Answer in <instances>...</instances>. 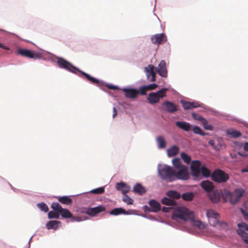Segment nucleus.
I'll list each match as a JSON object with an SVG mask.
<instances>
[{
    "mask_svg": "<svg viewBox=\"0 0 248 248\" xmlns=\"http://www.w3.org/2000/svg\"><path fill=\"white\" fill-rule=\"evenodd\" d=\"M57 64L60 68L64 69L69 72L74 74H77L76 71H78L81 73L88 80L92 83L97 84L98 83L99 81L98 79L91 77L87 73L81 71L77 67L74 66L72 63L66 61L63 58H58L57 61Z\"/></svg>",
    "mask_w": 248,
    "mask_h": 248,
    "instance_id": "f257e3e1",
    "label": "nucleus"
},
{
    "mask_svg": "<svg viewBox=\"0 0 248 248\" xmlns=\"http://www.w3.org/2000/svg\"><path fill=\"white\" fill-rule=\"evenodd\" d=\"M160 177L167 182H171L174 181V170L168 165H163L158 170Z\"/></svg>",
    "mask_w": 248,
    "mask_h": 248,
    "instance_id": "f03ea898",
    "label": "nucleus"
},
{
    "mask_svg": "<svg viewBox=\"0 0 248 248\" xmlns=\"http://www.w3.org/2000/svg\"><path fill=\"white\" fill-rule=\"evenodd\" d=\"M244 192L243 189H237L232 193L225 190L223 193V196L226 201H229L231 204H234L239 201Z\"/></svg>",
    "mask_w": 248,
    "mask_h": 248,
    "instance_id": "7ed1b4c3",
    "label": "nucleus"
},
{
    "mask_svg": "<svg viewBox=\"0 0 248 248\" xmlns=\"http://www.w3.org/2000/svg\"><path fill=\"white\" fill-rule=\"evenodd\" d=\"M179 218L184 220H192L194 218V213L185 207H178L173 213L172 218Z\"/></svg>",
    "mask_w": 248,
    "mask_h": 248,
    "instance_id": "20e7f679",
    "label": "nucleus"
},
{
    "mask_svg": "<svg viewBox=\"0 0 248 248\" xmlns=\"http://www.w3.org/2000/svg\"><path fill=\"white\" fill-rule=\"evenodd\" d=\"M167 91V89L162 88L156 93H150L148 97L149 102L151 104L158 103L160 99L166 96Z\"/></svg>",
    "mask_w": 248,
    "mask_h": 248,
    "instance_id": "39448f33",
    "label": "nucleus"
},
{
    "mask_svg": "<svg viewBox=\"0 0 248 248\" xmlns=\"http://www.w3.org/2000/svg\"><path fill=\"white\" fill-rule=\"evenodd\" d=\"M229 179V175L221 170H215L212 174V179L218 183L226 182Z\"/></svg>",
    "mask_w": 248,
    "mask_h": 248,
    "instance_id": "423d86ee",
    "label": "nucleus"
},
{
    "mask_svg": "<svg viewBox=\"0 0 248 248\" xmlns=\"http://www.w3.org/2000/svg\"><path fill=\"white\" fill-rule=\"evenodd\" d=\"M206 216L211 225L216 226L219 223V215L218 213L215 212L213 210H207L206 211Z\"/></svg>",
    "mask_w": 248,
    "mask_h": 248,
    "instance_id": "0eeeda50",
    "label": "nucleus"
},
{
    "mask_svg": "<svg viewBox=\"0 0 248 248\" xmlns=\"http://www.w3.org/2000/svg\"><path fill=\"white\" fill-rule=\"evenodd\" d=\"M178 170L177 172L174 170V181L177 179L186 180L189 178V173L186 166H183Z\"/></svg>",
    "mask_w": 248,
    "mask_h": 248,
    "instance_id": "6e6552de",
    "label": "nucleus"
},
{
    "mask_svg": "<svg viewBox=\"0 0 248 248\" xmlns=\"http://www.w3.org/2000/svg\"><path fill=\"white\" fill-rule=\"evenodd\" d=\"M17 54L23 57H27L31 59H40V55L38 53L27 49L18 48L17 49Z\"/></svg>",
    "mask_w": 248,
    "mask_h": 248,
    "instance_id": "1a4fd4ad",
    "label": "nucleus"
},
{
    "mask_svg": "<svg viewBox=\"0 0 248 248\" xmlns=\"http://www.w3.org/2000/svg\"><path fill=\"white\" fill-rule=\"evenodd\" d=\"M238 226L239 229L237 231L238 234L240 235L243 240L248 245V233L246 231H248V225L245 223H239Z\"/></svg>",
    "mask_w": 248,
    "mask_h": 248,
    "instance_id": "9d476101",
    "label": "nucleus"
},
{
    "mask_svg": "<svg viewBox=\"0 0 248 248\" xmlns=\"http://www.w3.org/2000/svg\"><path fill=\"white\" fill-rule=\"evenodd\" d=\"M155 69V66L152 64L144 67V72L146 73L147 78L149 79L151 82L155 80L156 73L154 71Z\"/></svg>",
    "mask_w": 248,
    "mask_h": 248,
    "instance_id": "9b49d317",
    "label": "nucleus"
},
{
    "mask_svg": "<svg viewBox=\"0 0 248 248\" xmlns=\"http://www.w3.org/2000/svg\"><path fill=\"white\" fill-rule=\"evenodd\" d=\"M105 210L106 208L104 206L102 205H99L95 207L86 209L85 213L91 217H94L97 214L104 211Z\"/></svg>",
    "mask_w": 248,
    "mask_h": 248,
    "instance_id": "f8f14e48",
    "label": "nucleus"
},
{
    "mask_svg": "<svg viewBox=\"0 0 248 248\" xmlns=\"http://www.w3.org/2000/svg\"><path fill=\"white\" fill-rule=\"evenodd\" d=\"M201 163L199 160H194L191 162L190 169L192 175L197 177L200 173Z\"/></svg>",
    "mask_w": 248,
    "mask_h": 248,
    "instance_id": "ddd939ff",
    "label": "nucleus"
},
{
    "mask_svg": "<svg viewBox=\"0 0 248 248\" xmlns=\"http://www.w3.org/2000/svg\"><path fill=\"white\" fill-rule=\"evenodd\" d=\"M151 40L154 44H162L165 43L167 39L166 36L163 33L156 34L151 37Z\"/></svg>",
    "mask_w": 248,
    "mask_h": 248,
    "instance_id": "4468645a",
    "label": "nucleus"
},
{
    "mask_svg": "<svg viewBox=\"0 0 248 248\" xmlns=\"http://www.w3.org/2000/svg\"><path fill=\"white\" fill-rule=\"evenodd\" d=\"M163 109L169 113H173L178 110L177 106L174 103L166 101L162 104Z\"/></svg>",
    "mask_w": 248,
    "mask_h": 248,
    "instance_id": "2eb2a0df",
    "label": "nucleus"
},
{
    "mask_svg": "<svg viewBox=\"0 0 248 248\" xmlns=\"http://www.w3.org/2000/svg\"><path fill=\"white\" fill-rule=\"evenodd\" d=\"M122 90L124 93L125 97L127 98L135 99L139 94L138 90L135 89L123 88Z\"/></svg>",
    "mask_w": 248,
    "mask_h": 248,
    "instance_id": "dca6fc26",
    "label": "nucleus"
},
{
    "mask_svg": "<svg viewBox=\"0 0 248 248\" xmlns=\"http://www.w3.org/2000/svg\"><path fill=\"white\" fill-rule=\"evenodd\" d=\"M158 74L161 77L166 78L168 72L166 67V63L165 60H162L158 64L157 68H156Z\"/></svg>",
    "mask_w": 248,
    "mask_h": 248,
    "instance_id": "f3484780",
    "label": "nucleus"
},
{
    "mask_svg": "<svg viewBox=\"0 0 248 248\" xmlns=\"http://www.w3.org/2000/svg\"><path fill=\"white\" fill-rule=\"evenodd\" d=\"M208 196L214 203H217L220 201V196L217 190H213L209 193Z\"/></svg>",
    "mask_w": 248,
    "mask_h": 248,
    "instance_id": "a211bd4d",
    "label": "nucleus"
},
{
    "mask_svg": "<svg viewBox=\"0 0 248 248\" xmlns=\"http://www.w3.org/2000/svg\"><path fill=\"white\" fill-rule=\"evenodd\" d=\"M116 188L121 191L123 194H125L130 190V187L124 182L118 183L116 185Z\"/></svg>",
    "mask_w": 248,
    "mask_h": 248,
    "instance_id": "6ab92c4d",
    "label": "nucleus"
},
{
    "mask_svg": "<svg viewBox=\"0 0 248 248\" xmlns=\"http://www.w3.org/2000/svg\"><path fill=\"white\" fill-rule=\"evenodd\" d=\"M181 103L182 104L183 107L186 110L190 109L193 108H196L199 106L198 103L195 102H189L184 100H181Z\"/></svg>",
    "mask_w": 248,
    "mask_h": 248,
    "instance_id": "aec40b11",
    "label": "nucleus"
},
{
    "mask_svg": "<svg viewBox=\"0 0 248 248\" xmlns=\"http://www.w3.org/2000/svg\"><path fill=\"white\" fill-rule=\"evenodd\" d=\"M61 222L58 220H50L46 224V228L48 230H57L61 225Z\"/></svg>",
    "mask_w": 248,
    "mask_h": 248,
    "instance_id": "412c9836",
    "label": "nucleus"
},
{
    "mask_svg": "<svg viewBox=\"0 0 248 248\" xmlns=\"http://www.w3.org/2000/svg\"><path fill=\"white\" fill-rule=\"evenodd\" d=\"M201 186L208 193L213 190L214 186L213 183L209 181H202L201 184Z\"/></svg>",
    "mask_w": 248,
    "mask_h": 248,
    "instance_id": "4be33fe9",
    "label": "nucleus"
},
{
    "mask_svg": "<svg viewBox=\"0 0 248 248\" xmlns=\"http://www.w3.org/2000/svg\"><path fill=\"white\" fill-rule=\"evenodd\" d=\"M149 204L151 208V211L153 212H157L161 209L160 204L155 200H152L149 202Z\"/></svg>",
    "mask_w": 248,
    "mask_h": 248,
    "instance_id": "5701e85b",
    "label": "nucleus"
},
{
    "mask_svg": "<svg viewBox=\"0 0 248 248\" xmlns=\"http://www.w3.org/2000/svg\"><path fill=\"white\" fill-rule=\"evenodd\" d=\"M175 125L180 129L186 131H189L191 128L190 124L186 122L177 121L175 123Z\"/></svg>",
    "mask_w": 248,
    "mask_h": 248,
    "instance_id": "b1692460",
    "label": "nucleus"
},
{
    "mask_svg": "<svg viewBox=\"0 0 248 248\" xmlns=\"http://www.w3.org/2000/svg\"><path fill=\"white\" fill-rule=\"evenodd\" d=\"M133 191L139 195H143L146 192V190L141 184L137 183L133 187Z\"/></svg>",
    "mask_w": 248,
    "mask_h": 248,
    "instance_id": "393cba45",
    "label": "nucleus"
},
{
    "mask_svg": "<svg viewBox=\"0 0 248 248\" xmlns=\"http://www.w3.org/2000/svg\"><path fill=\"white\" fill-rule=\"evenodd\" d=\"M109 214L113 216H117L121 214L127 215V212L122 208H116L109 212Z\"/></svg>",
    "mask_w": 248,
    "mask_h": 248,
    "instance_id": "a878e982",
    "label": "nucleus"
},
{
    "mask_svg": "<svg viewBox=\"0 0 248 248\" xmlns=\"http://www.w3.org/2000/svg\"><path fill=\"white\" fill-rule=\"evenodd\" d=\"M227 135L231 138H237L241 136L240 132L233 129H229L226 131Z\"/></svg>",
    "mask_w": 248,
    "mask_h": 248,
    "instance_id": "bb28decb",
    "label": "nucleus"
},
{
    "mask_svg": "<svg viewBox=\"0 0 248 248\" xmlns=\"http://www.w3.org/2000/svg\"><path fill=\"white\" fill-rule=\"evenodd\" d=\"M58 200L62 204L70 205L72 203V199L67 196L58 197Z\"/></svg>",
    "mask_w": 248,
    "mask_h": 248,
    "instance_id": "cd10ccee",
    "label": "nucleus"
},
{
    "mask_svg": "<svg viewBox=\"0 0 248 248\" xmlns=\"http://www.w3.org/2000/svg\"><path fill=\"white\" fill-rule=\"evenodd\" d=\"M156 142L158 144V148L163 149L166 147V143L163 136H158L156 138Z\"/></svg>",
    "mask_w": 248,
    "mask_h": 248,
    "instance_id": "c85d7f7f",
    "label": "nucleus"
},
{
    "mask_svg": "<svg viewBox=\"0 0 248 248\" xmlns=\"http://www.w3.org/2000/svg\"><path fill=\"white\" fill-rule=\"evenodd\" d=\"M179 152V148L176 146H173L167 151L169 156H173L176 155Z\"/></svg>",
    "mask_w": 248,
    "mask_h": 248,
    "instance_id": "c756f323",
    "label": "nucleus"
},
{
    "mask_svg": "<svg viewBox=\"0 0 248 248\" xmlns=\"http://www.w3.org/2000/svg\"><path fill=\"white\" fill-rule=\"evenodd\" d=\"M162 204L166 205H175L176 204V202L173 199H170L167 197H164L161 200Z\"/></svg>",
    "mask_w": 248,
    "mask_h": 248,
    "instance_id": "7c9ffc66",
    "label": "nucleus"
},
{
    "mask_svg": "<svg viewBox=\"0 0 248 248\" xmlns=\"http://www.w3.org/2000/svg\"><path fill=\"white\" fill-rule=\"evenodd\" d=\"M60 214L62 217L64 218H69L72 217V214L67 209L63 208L60 211Z\"/></svg>",
    "mask_w": 248,
    "mask_h": 248,
    "instance_id": "2f4dec72",
    "label": "nucleus"
},
{
    "mask_svg": "<svg viewBox=\"0 0 248 248\" xmlns=\"http://www.w3.org/2000/svg\"><path fill=\"white\" fill-rule=\"evenodd\" d=\"M167 195L170 198L176 199H179L181 197L180 194L179 192L174 190L168 191L167 192Z\"/></svg>",
    "mask_w": 248,
    "mask_h": 248,
    "instance_id": "473e14b6",
    "label": "nucleus"
},
{
    "mask_svg": "<svg viewBox=\"0 0 248 248\" xmlns=\"http://www.w3.org/2000/svg\"><path fill=\"white\" fill-rule=\"evenodd\" d=\"M172 165L176 169H179L185 166L182 164L181 160L179 158H174L172 160Z\"/></svg>",
    "mask_w": 248,
    "mask_h": 248,
    "instance_id": "72a5a7b5",
    "label": "nucleus"
},
{
    "mask_svg": "<svg viewBox=\"0 0 248 248\" xmlns=\"http://www.w3.org/2000/svg\"><path fill=\"white\" fill-rule=\"evenodd\" d=\"M185 201H191L194 198V194L192 192H186L181 196Z\"/></svg>",
    "mask_w": 248,
    "mask_h": 248,
    "instance_id": "f704fd0d",
    "label": "nucleus"
},
{
    "mask_svg": "<svg viewBox=\"0 0 248 248\" xmlns=\"http://www.w3.org/2000/svg\"><path fill=\"white\" fill-rule=\"evenodd\" d=\"M60 217V212L58 211H50L48 213V218H55L58 219Z\"/></svg>",
    "mask_w": 248,
    "mask_h": 248,
    "instance_id": "c9c22d12",
    "label": "nucleus"
},
{
    "mask_svg": "<svg viewBox=\"0 0 248 248\" xmlns=\"http://www.w3.org/2000/svg\"><path fill=\"white\" fill-rule=\"evenodd\" d=\"M181 157L184 161L187 164H189L191 161V157L185 152L181 153Z\"/></svg>",
    "mask_w": 248,
    "mask_h": 248,
    "instance_id": "e433bc0d",
    "label": "nucleus"
},
{
    "mask_svg": "<svg viewBox=\"0 0 248 248\" xmlns=\"http://www.w3.org/2000/svg\"><path fill=\"white\" fill-rule=\"evenodd\" d=\"M200 173L205 177H209L210 175V170L205 167L202 166L201 168Z\"/></svg>",
    "mask_w": 248,
    "mask_h": 248,
    "instance_id": "4c0bfd02",
    "label": "nucleus"
},
{
    "mask_svg": "<svg viewBox=\"0 0 248 248\" xmlns=\"http://www.w3.org/2000/svg\"><path fill=\"white\" fill-rule=\"evenodd\" d=\"M51 208L55 211L60 212L62 209L61 205L58 202H53L51 205Z\"/></svg>",
    "mask_w": 248,
    "mask_h": 248,
    "instance_id": "58836bf2",
    "label": "nucleus"
},
{
    "mask_svg": "<svg viewBox=\"0 0 248 248\" xmlns=\"http://www.w3.org/2000/svg\"><path fill=\"white\" fill-rule=\"evenodd\" d=\"M37 206L42 211H44L45 212H47L48 211V207L47 206V205L44 203L41 202L38 203L37 204Z\"/></svg>",
    "mask_w": 248,
    "mask_h": 248,
    "instance_id": "ea45409f",
    "label": "nucleus"
},
{
    "mask_svg": "<svg viewBox=\"0 0 248 248\" xmlns=\"http://www.w3.org/2000/svg\"><path fill=\"white\" fill-rule=\"evenodd\" d=\"M202 124L203 126V127L205 129H207V130H212L213 129V126L211 125V124H208V122L205 119H202Z\"/></svg>",
    "mask_w": 248,
    "mask_h": 248,
    "instance_id": "a19ab883",
    "label": "nucleus"
},
{
    "mask_svg": "<svg viewBox=\"0 0 248 248\" xmlns=\"http://www.w3.org/2000/svg\"><path fill=\"white\" fill-rule=\"evenodd\" d=\"M193 131L196 134H199L202 136H204L206 134L202 131L201 128L198 126H195L193 129Z\"/></svg>",
    "mask_w": 248,
    "mask_h": 248,
    "instance_id": "79ce46f5",
    "label": "nucleus"
},
{
    "mask_svg": "<svg viewBox=\"0 0 248 248\" xmlns=\"http://www.w3.org/2000/svg\"><path fill=\"white\" fill-rule=\"evenodd\" d=\"M105 191V189L103 187H100L97 188L92 190L91 192L95 194H99L103 193Z\"/></svg>",
    "mask_w": 248,
    "mask_h": 248,
    "instance_id": "37998d69",
    "label": "nucleus"
},
{
    "mask_svg": "<svg viewBox=\"0 0 248 248\" xmlns=\"http://www.w3.org/2000/svg\"><path fill=\"white\" fill-rule=\"evenodd\" d=\"M123 201L127 204H132L133 202L130 197L125 194L123 196Z\"/></svg>",
    "mask_w": 248,
    "mask_h": 248,
    "instance_id": "c03bdc74",
    "label": "nucleus"
},
{
    "mask_svg": "<svg viewBox=\"0 0 248 248\" xmlns=\"http://www.w3.org/2000/svg\"><path fill=\"white\" fill-rule=\"evenodd\" d=\"M146 90H147V88H146V86L141 87L139 91V93H140L141 95H145L146 94Z\"/></svg>",
    "mask_w": 248,
    "mask_h": 248,
    "instance_id": "a18cd8bd",
    "label": "nucleus"
},
{
    "mask_svg": "<svg viewBox=\"0 0 248 248\" xmlns=\"http://www.w3.org/2000/svg\"><path fill=\"white\" fill-rule=\"evenodd\" d=\"M192 116L193 117L194 119H196V120H198L200 121L201 122V123H202V119H205L204 118H203L202 116H200V115H197L195 113H192Z\"/></svg>",
    "mask_w": 248,
    "mask_h": 248,
    "instance_id": "49530a36",
    "label": "nucleus"
},
{
    "mask_svg": "<svg viewBox=\"0 0 248 248\" xmlns=\"http://www.w3.org/2000/svg\"><path fill=\"white\" fill-rule=\"evenodd\" d=\"M157 87V85L155 83L151 84L146 86L148 90H152L155 89Z\"/></svg>",
    "mask_w": 248,
    "mask_h": 248,
    "instance_id": "de8ad7c7",
    "label": "nucleus"
},
{
    "mask_svg": "<svg viewBox=\"0 0 248 248\" xmlns=\"http://www.w3.org/2000/svg\"><path fill=\"white\" fill-rule=\"evenodd\" d=\"M194 225L199 228H202L203 226L202 223L200 221H195L194 222Z\"/></svg>",
    "mask_w": 248,
    "mask_h": 248,
    "instance_id": "09e8293b",
    "label": "nucleus"
},
{
    "mask_svg": "<svg viewBox=\"0 0 248 248\" xmlns=\"http://www.w3.org/2000/svg\"><path fill=\"white\" fill-rule=\"evenodd\" d=\"M70 218L71 219V220L73 221H81L83 220V219H82V218L80 217H71Z\"/></svg>",
    "mask_w": 248,
    "mask_h": 248,
    "instance_id": "8fccbe9b",
    "label": "nucleus"
},
{
    "mask_svg": "<svg viewBox=\"0 0 248 248\" xmlns=\"http://www.w3.org/2000/svg\"><path fill=\"white\" fill-rule=\"evenodd\" d=\"M241 211L245 219L248 220V213H247L244 209H241Z\"/></svg>",
    "mask_w": 248,
    "mask_h": 248,
    "instance_id": "3c124183",
    "label": "nucleus"
},
{
    "mask_svg": "<svg viewBox=\"0 0 248 248\" xmlns=\"http://www.w3.org/2000/svg\"><path fill=\"white\" fill-rule=\"evenodd\" d=\"M107 86L108 89H111V90H115L118 89V87L114 86L113 85H112V84L108 85Z\"/></svg>",
    "mask_w": 248,
    "mask_h": 248,
    "instance_id": "603ef678",
    "label": "nucleus"
},
{
    "mask_svg": "<svg viewBox=\"0 0 248 248\" xmlns=\"http://www.w3.org/2000/svg\"><path fill=\"white\" fill-rule=\"evenodd\" d=\"M209 144L211 145L213 147H214V149L216 150H218V149H217V148L215 146H214V141L213 140H210L209 141Z\"/></svg>",
    "mask_w": 248,
    "mask_h": 248,
    "instance_id": "864d4df0",
    "label": "nucleus"
},
{
    "mask_svg": "<svg viewBox=\"0 0 248 248\" xmlns=\"http://www.w3.org/2000/svg\"><path fill=\"white\" fill-rule=\"evenodd\" d=\"M0 47L3 49H5V50H9L10 49L9 47L4 46L3 44H2L0 43Z\"/></svg>",
    "mask_w": 248,
    "mask_h": 248,
    "instance_id": "5fc2aeb1",
    "label": "nucleus"
},
{
    "mask_svg": "<svg viewBox=\"0 0 248 248\" xmlns=\"http://www.w3.org/2000/svg\"><path fill=\"white\" fill-rule=\"evenodd\" d=\"M117 114V110L115 107L113 108V117L114 118Z\"/></svg>",
    "mask_w": 248,
    "mask_h": 248,
    "instance_id": "6e6d98bb",
    "label": "nucleus"
},
{
    "mask_svg": "<svg viewBox=\"0 0 248 248\" xmlns=\"http://www.w3.org/2000/svg\"><path fill=\"white\" fill-rule=\"evenodd\" d=\"M244 148L245 151H248V142H246L244 144Z\"/></svg>",
    "mask_w": 248,
    "mask_h": 248,
    "instance_id": "4d7b16f0",
    "label": "nucleus"
},
{
    "mask_svg": "<svg viewBox=\"0 0 248 248\" xmlns=\"http://www.w3.org/2000/svg\"><path fill=\"white\" fill-rule=\"evenodd\" d=\"M169 210H170V208H167V207H164L162 208V211L164 212H169Z\"/></svg>",
    "mask_w": 248,
    "mask_h": 248,
    "instance_id": "13d9d810",
    "label": "nucleus"
},
{
    "mask_svg": "<svg viewBox=\"0 0 248 248\" xmlns=\"http://www.w3.org/2000/svg\"><path fill=\"white\" fill-rule=\"evenodd\" d=\"M242 172H248V166L247 167H246V168H243L242 170Z\"/></svg>",
    "mask_w": 248,
    "mask_h": 248,
    "instance_id": "bf43d9fd",
    "label": "nucleus"
}]
</instances>
